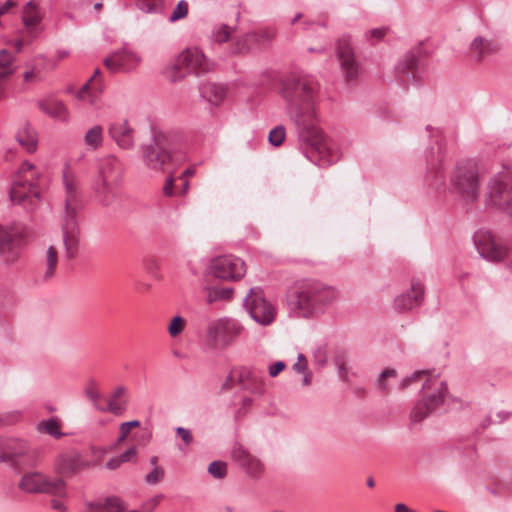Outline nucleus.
Returning a JSON list of instances; mask_svg holds the SVG:
<instances>
[{"instance_id":"nucleus-1","label":"nucleus","mask_w":512,"mask_h":512,"mask_svg":"<svg viewBox=\"0 0 512 512\" xmlns=\"http://www.w3.org/2000/svg\"><path fill=\"white\" fill-rule=\"evenodd\" d=\"M279 93L296 126L306 158L319 166L338 161L341 155L338 143L319 128L318 84L307 76L290 75L281 79Z\"/></svg>"},{"instance_id":"nucleus-2","label":"nucleus","mask_w":512,"mask_h":512,"mask_svg":"<svg viewBox=\"0 0 512 512\" xmlns=\"http://www.w3.org/2000/svg\"><path fill=\"white\" fill-rule=\"evenodd\" d=\"M338 290L316 279L298 281L288 294V306L298 317L311 319L324 315L338 300Z\"/></svg>"},{"instance_id":"nucleus-3","label":"nucleus","mask_w":512,"mask_h":512,"mask_svg":"<svg viewBox=\"0 0 512 512\" xmlns=\"http://www.w3.org/2000/svg\"><path fill=\"white\" fill-rule=\"evenodd\" d=\"M413 384H421V398L411 411L412 422H421L440 407L448 394V387L439 373L431 370H418L404 377L398 384L399 390H405Z\"/></svg>"},{"instance_id":"nucleus-4","label":"nucleus","mask_w":512,"mask_h":512,"mask_svg":"<svg viewBox=\"0 0 512 512\" xmlns=\"http://www.w3.org/2000/svg\"><path fill=\"white\" fill-rule=\"evenodd\" d=\"M63 183L65 187V200L61 214L62 240L66 258L73 259L79 250V217L83 209V202L78 181L68 168L63 171Z\"/></svg>"},{"instance_id":"nucleus-5","label":"nucleus","mask_w":512,"mask_h":512,"mask_svg":"<svg viewBox=\"0 0 512 512\" xmlns=\"http://www.w3.org/2000/svg\"><path fill=\"white\" fill-rule=\"evenodd\" d=\"M123 178V166L121 160L109 154L99 159L98 172L94 181V192L97 200L103 206H110L116 199V187Z\"/></svg>"},{"instance_id":"nucleus-6","label":"nucleus","mask_w":512,"mask_h":512,"mask_svg":"<svg viewBox=\"0 0 512 512\" xmlns=\"http://www.w3.org/2000/svg\"><path fill=\"white\" fill-rule=\"evenodd\" d=\"M452 189L467 203H473L479 198L480 172L476 159L467 158L458 161L450 176Z\"/></svg>"},{"instance_id":"nucleus-7","label":"nucleus","mask_w":512,"mask_h":512,"mask_svg":"<svg viewBox=\"0 0 512 512\" xmlns=\"http://www.w3.org/2000/svg\"><path fill=\"white\" fill-rule=\"evenodd\" d=\"M39 171L29 161H24L19 167L11 183L9 195L15 204H21L26 208H33L40 199V192L36 185Z\"/></svg>"},{"instance_id":"nucleus-8","label":"nucleus","mask_w":512,"mask_h":512,"mask_svg":"<svg viewBox=\"0 0 512 512\" xmlns=\"http://www.w3.org/2000/svg\"><path fill=\"white\" fill-rule=\"evenodd\" d=\"M487 203L512 218V170L505 168L488 182Z\"/></svg>"},{"instance_id":"nucleus-9","label":"nucleus","mask_w":512,"mask_h":512,"mask_svg":"<svg viewBox=\"0 0 512 512\" xmlns=\"http://www.w3.org/2000/svg\"><path fill=\"white\" fill-rule=\"evenodd\" d=\"M211 69L212 63L204 53L197 47H189L177 56L171 69L170 80L181 81L187 74L199 76Z\"/></svg>"},{"instance_id":"nucleus-10","label":"nucleus","mask_w":512,"mask_h":512,"mask_svg":"<svg viewBox=\"0 0 512 512\" xmlns=\"http://www.w3.org/2000/svg\"><path fill=\"white\" fill-rule=\"evenodd\" d=\"M141 160L148 170L161 172L171 161L169 137L164 132H154L148 143L139 148Z\"/></svg>"},{"instance_id":"nucleus-11","label":"nucleus","mask_w":512,"mask_h":512,"mask_svg":"<svg viewBox=\"0 0 512 512\" xmlns=\"http://www.w3.org/2000/svg\"><path fill=\"white\" fill-rule=\"evenodd\" d=\"M473 242L481 258L492 263H504L508 270H512L509 247L498 242L490 231L484 229L476 231Z\"/></svg>"},{"instance_id":"nucleus-12","label":"nucleus","mask_w":512,"mask_h":512,"mask_svg":"<svg viewBox=\"0 0 512 512\" xmlns=\"http://www.w3.org/2000/svg\"><path fill=\"white\" fill-rule=\"evenodd\" d=\"M244 327L236 319L223 317L212 320L206 328L207 339L215 347L227 348L242 334Z\"/></svg>"},{"instance_id":"nucleus-13","label":"nucleus","mask_w":512,"mask_h":512,"mask_svg":"<svg viewBox=\"0 0 512 512\" xmlns=\"http://www.w3.org/2000/svg\"><path fill=\"white\" fill-rule=\"evenodd\" d=\"M19 488L27 493H47L65 497V482L61 478H48L40 472H28L19 482Z\"/></svg>"},{"instance_id":"nucleus-14","label":"nucleus","mask_w":512,"mask_h":512,"mask_svg":"<svg viewBox=\"0 0 512 512\" xmlns=\"http://www.w3.org/2000/svg\"><path fill=\"white\" fill-rule=\"evenodd\" d=\"M425 67L426 57L419 46L403 56L396 66V71L403 82L409 80L415 85H420L425 78Z\"/></svg>"},{"instance_id":"nucleus-15","label":"nucleus","mask_w":512,"mask_h":512,"mask_svg":"<svg viewBox=\"0 0 512 512\" xmlns=\"http://www.w3.org/2000/svg\"><path fill=\"white\" fill-rule=\"evenodd\" d=\"M244 306L251 318L262 326L270 325L276 317V309L260 288H251L244 299Z\"/></svg>"},{"instance_id":"nucleus-16","label":"nucleus","mask_w":512,"mask_h":512,"mask_svg":"<svg viewBox=\"0 0 512 512\" xmlns=\"http://www.w3.org/2000/svg\"><path fill=\"white\" fill-rule=\"evenodd\" d=\"M208 273L222 280L236 281L245 275L246 265L239 257L234 255H221L210 261Z\"/></svg>"},{"instance_id":"nucleus-17","label":"nucleus","mask_w":512,"mask_h":512,"mask_svg":"<svg viewBox=\"0 0 512 512\" xmlns=\"http://www.w3.org/2000/svg\"><path fill=\"white\" fill-rule=\"evenodd\" d=\"M26 245L25 235L16 228L0 226V256L7 264H13L20 258Z\"/></svg>"},{"instance_id":"nucleus-18","label":"nucleus","mask_w":512,"mask_h":512,"mask_svg":"<svg viewBox=\"0 0 512 512\" xmlns=\"http://www.w3.org/2000/svg\"><path fill=\"white\" fill-rule=\"evenodd\" d=\"M427 175L426 180L433 187H440L445 182V174L441 165L444 158V144L436 138L435 146H431L426 152Z\"/></svg>"},{"instance_id":"nucleus-19","label":"nucleus","mask_w":512,"mask_h":512,"mask_svg":"<svg viewBox=\"0 0 512 512\" xmlns=\"http://www.w3.org/2000/svg\"><path fill=\"white\" fill-rule=\"evenodd\" d=\"M110 139L122 150H132L135 147V129L128 119H117L107 126Z\"/></svg>"},{"instance_id":"nucleus-20","label":"nucleus","mask_w":512,"mask_h":512,"mask_svg":"<svg viewBox=\"0 0 512 512\" xmlns=\"http://www.w3.org/2000/svg\"><path fill=\"white\" fill-rule=\"evenodd\" d=\"M501 50L500 44L493 38L477 35L469 44L468 55L476 63L487 62Z\"/></svg>"},{"instance_id":"nucleus-21","label":"nucleus","mask_w":512,"mask_h":512,"mask_svg":"<svg viewBox=\"0 0 512 512\" xmlns=\"http://www.w3.org/2000/svg\"><path fill=\"white\" fill-rule=\"evenodd\" d=\"M424 285L418 279L411 280L408 290L394 299V307L399 312H406L420 306L424 300Z\"/></svg>"},{"instance_id":"nucleus-22","label":"nucleus","mask_w":512,"mask_h":512,"mask_svg":"<svg viewBox=\"0 0 512 512\" xmlns=\"http://www.w3.org/2000/svg\"><path fill=\"white\" fill-rule=\"evenodd\" d=\"M140 61V57L135 52L127 48H122L106 57L104 59V65L112 72L120 70L130 71L134 69Z\"/></svg>"},{"instance_id":"nucleus-23","label":"nucleus","mask_w":512,"mask_h":512,"mask_svg":"<svg viewBox=\"0 0 512 512\" xmlns=\"http://www.w3.org/2000/svg\"><path fill=\"white\" fill-rule=\"evenodd\" d=\"M337 56L343 76L348 80L355 79L359 74V66L355 59L353 48L348 40L343 39L339 41Z\"/></svg>"},{"instance_id":"nucleus-24","label":"nucleus","mask_w":512,"mask_h":512,"mask_svg":"<svg viewBox=\"0 0 512 512\" xmlns=\"http://www.w3.org/2000/svg\"><path fill=\"white\" fill-rule=\"evenodd\" d=\"M231 457L239 466H241L248 475L257 478L263 470L261 461L250 454L242 445L235 444L231 450Z\"/></svg>"},{"instance_id":"nucleus-25","label":"nucleus","mask_w":512,"mask_h":512,"mask_svg":"<svg viewBox=\"0 0 512 512\" xmlns=\"http://www.w3.org/2000/svg\"><path fill=\"white\" fill-rule=\"evenodd\" d=\"M38 108L47 116L60 121L68 122L70 118L69 109L66 104L57 98L46 97L37 102Z\"/></svg>"},{"instance_id":"nucleus-26","label":"nucleus","mask_w":512,"mask_h":512,"mask_svg":"<svg viewBox=\"0 0 512 512\" xmlns=\"http://www.w3.org/2000/svg\"><path fill=\"white\" fill-rule=\"evenodd\" d=\"M42 19L43 15L39 6L33 0L27 2L22 10V22L32 38L40 33L41 29H38V25Z\"/></svg>"},{"instance_id":"nucleus-27","label":"nucleus","mask_w":512,"mask_h":512,"mask_svg":"<svg viewBox=\"0 0 512 512\" xmlns=\"http://www.w3.org/2000/svg\"><path fill=\"white\" fill-rule=\"evenodd\" d=\"M201 98L212 107H218L227 96V87L220 83H205L199 87Z\"/></svg>"},{"instance_id":"nucleus-28","label":"nucleus","mask_w":512,"mask_h":512,"mask_svg":"<svg viewBox=\"0 0 512 512\" xmlns=\"http://www.w3.org/2000/svg\"><path fill=\"white\" fill-rule=\"evenodd\" d=\"M102 92V84L90 85V82H86L76 93V98L80 101H86L92 108L99 110L103 106Z\"/></svg>"},{"instance_id":"nucleus-29","label":"nucleus","mask_w":512,"mask_h":512,"mask_svg":"<svg viewBox=\"0 0 512 512\" xmlns=\"http://www.w3.org/2000/svg\"><path fill=\"white\" fill-rule=\"evenodd\" d=\"M239 381L254 394H262L264 392L262 377L253 369L241 368L239 370Z\"/></svg>"},{"instance_id":"nucleus-30","label":"nucleus","mask_w":512,"mask_h":512,"mask_svg":"<svg viewBox=\"0 0 512 512\" xmlns=\"http://www.w3.org/2000/svg\"><path fill=\"white\" fill-rule=\"evenodd\" d=\"M16 141L28 152L33 153L37 149V133L29 124L25 123L16 133Z\"/></svg>"},{"instance_id":"nucleus-31","label":"nucleus","mask_w":512,"mask_h":512,"mask_svg":"<svg viewBox=\"0 0 512 512\" xmlns=\"http://www.w3.org/2000/svg\"><path fill=\"white\" fill-rule=\"evenodd\" d=\"M6 461H17L22 456H31L30 447L25 440L17 438H6Z\"/></svg>"},{"instance_id":"nucleus-32","label":"nucleus","mask_w":512,"mask_h":512,"mask_svg":"<svg viewBox=\"0 0 512 512\" xmlns=\"http://www.w3.org/2000/svg\"><path fill=\"white\" fill-rule=\"evenodd\" d=\"M126 389L123 386H118L111 393L105 411H108L116 416L122 415L127 409V402L121 400L125 394Z\"/></svg>"},{"instance_id":"nucleus-33","label":"nucleus","mask_w":512,"mask_h":512,"mask_svg":"<svg viewBox=\"0 0 512 512\" xmlns=\"http://www.w3.org/2000/svg\"><path fill=\"white\" fill-rule=\"evenodd\" d=\"M84 145L91 151L98 150L104 142V131L101 125H93L84 134Z\"/></svg>"},{"instance_id":"nucleus-34","label":"nucleus","mask_w":512,"mask_h":512,"mask_svg":"<svg viewBox=\"0 0 512 512\" xmlns=\"http://www.w3.org/2000/svg\"><path fill=\"white\" fill-rule=\"evenodd\" d=\"M37 430L40 433H46L56 439H59L64 435L60 430V424L56 418H49L47 420L40 421L37 425Z\"/></svg>"},{"instance_id":"nucleus-35","label":"nucleus","mask_w":512,"mask_h":512,"mask_svg":"<svg viewBox=\"0 0 512 512\" xmlns=\"http://www.w3.org/2000/svg\"><path fill=\"white\" fill-rule=\"evenodd\" d=\"M233 288L231 287H209L206 291V301L214 303L219 300H228L232 297Z\"/></svg>"},{"instance_id":"nucleus-36","label":"nucleus","mask_w":512,"mask_h":512,"mask_svg":"<svg viewBox=\"0 0 512 512\" xmlns=\"http://www.w3.org/2000/svg\"><path fill=\"white\" fill-rule=\"evenodd\" d=\"M58 263V254L54 246H49L46 251L44 278L50 279L54 276Z\"/></svg>"},{"instance_id":"nucleus-37","label":"nucleus","mask_w":512,"mask_h":512,"mask_svg":"<svg viewBox=\"0 0 512 512\" xmlns=\"http://www.w3.org/2000/svg\"><path fill=\"white\" fill-rule=\"evenodd\" d=\"M107 512H143L139 510H127V504L117 496H110L104 500Z\"/></svg>"},{"instance_id":"nucleus-38","label":"nucleus","mask_w":512,"mask_h":512,"mask_svg":"<svg viewBox=\"0 0 512 512\" xmlns=\"http://www.w3.org/2000/svg\"><path fill=\"white\" fill-rule=\"evenodd\" d=\"M85 396L92 402L95 409L101 412H105V407H102L99 404V399L101 398L100 392L96 388V382L94 380H90L87 386L84 389Z\"/></svg>"},{"instance_id":"nucleus-39","label":"nucleus","mask_w":512,"mask_h":512,"mask_svg":"<svg viewBox=\"0 0 512 512\" xmlns=\"http://www.w3.org/2000/svg\"><path fill=\"white\" fill-rule=\"evenodd\" d=\"M58 469L63 474H73L79 469V458L63 456L58 463Z\"/></svg>"},{"instance_id":"nucleus-40","label":"nucleus","mask_w":512,"mask_h":512,"mask_svg":"<svg viewBox=\"0 0 512 512\" xmlns=\"http://www.w3.org/2000/svg\"><path fill=\"white\" fill-rule=\"evenodd\" d=\"M136 6L145 13L156 14L163 9V0H136Z\"/></svg>"},{"instance_id":"nucleus-41","label":"nucleus","mask_w":512,"mask_h":512,"mask_svg":"<svg viewBox=\"0 0 512 512\" xmlns=\"http://www.w3.org/2000/svg\"><path fill=\"white\" fill-rule=\"evenodd\" d=\"M208 473L217 480H222L227 476V463L220 460L212 461L207 469Z\"/></svg>"},{"instance_id":"nucleus-42","label":"nucleus","mask_w":512,"mask_h":512,"mask_svg":"<svg viewBox=\"0 0 512 512\" xmlns=\"http://www.w3.org/2000/svg\"><path fill=\"white\" fill-rule=\"evenodd\" d=\"M185 325H186V321L182 316H180V315L174 316L168 325L169 335L172 338L179 336L184 331Z\"/></svg>"},{"instance_id":"nucleus-43","label":"nucleus","mask_w":512,"mask_h":512,"mask_svg":"<svg viewBox=\"0 0 512 512\" xmlns=\"http://www.w3.org/2000/svg\"><path fill=\"white\" fill-rule=\"evenodd\" d=\"M285 136V127L283 125H278L269 132L268 141L272 146L278 147L283 143Z\"/></svg>"},{"instance_id":"nucleus-44","label":"nucleus","mask_w":512,"mask_h":512,"mask_svg":"<svg viewBox=\"0 0 512 512\" xmlns=\"http://www.w3.org/2000/svg\"><path fill=\"white\" fill-rule=\"evenodd\" d=\"M231 29L227 25H220L214 28L212 32V40L217 43H224L230 39Z\"/></svg>"},{"instance_id":"nucleus-45","label":"nucleus","mask_w":512,"mask_h":512,"mask_svg":"<svg viewBox=\"0 0 512 512\" xmlns=\"http://www.w3.org/2000/svg\"><path fill=\"white\" fill-rule=\"evenodd\" d=\"M397 376V371L393 368L384 369L379 376L377 386L383 392H388L390 387L387 383L388 378H395Z\"/></svg>"},{"instance_id":"nucleus-46","label":"nucleus","mask_w":512,"mask_h":512,"mask_svg":"<svg viewBox=\"0 0 512 512\" xmlns=\"http://www.w3.org/2000/svg\"><path fill=\"white\" fill-rule=\"evenodd\" d=\"M313 363L317 368H323L327 364V349L320 345L313 350Z\"/></svg>"},{"instance_id":"nucleus-47","label":"nucleus","mask_w":512,"mask_h":512,"mask_svg":"<svg viewBox=\"0 0 512 512\" xmlns=\"http://www.w3.org/2000/svg\"><path fill=\"white\" fill-rule=\"evenodd\" d=\"M188 14V3L185 0H180L174 8L172 14L169 17L170 22L183 19Z\"/></svg>"},{"instance_id":"nucleus-48","label":"nucleus","mask_w":512,"mask_h":512,"mask_svg":"<svg viewBox=\"0 0 512 512\" xmlns=\"http://www.w3.org/2000/svg\"><path fill=\"white\" fill-rule=\"evenodd\" d=\"M164 470L162 467H154L151 472L145 476V482L148 485H155L164 478Z\"/></svg>"},{"instance_id":"nucleus-49","label":"nucleus","mask_w":512,"mask_h":512,"mask_svg":"<svg viewBox=\"0 0 512 512\" xmlns=\"http://www.w3.org/2000/svg\"><path fill=\"white\" fill-rule=\"evenodd\" d=\"M139 426H140V421H138V420H132V421L121 423L120 427H119L120 435H119L118 441L122 442L123 440H125L126 437L129 435L131 429L139 427Z\"/></svg>"},{"instance_id":"nucleus-50","label":"nucleus","mask_w":512,"mask_h":512,"mask_svg":"<svg viewBox=\"0 0 512 512\" xmlns=\"http://www.w3.org/2000/svg\"><path fill=\"white\" fill-rule=\"evenodd\" d=\"M176 435L183 441L185 446H189L193 443L194 437L190 429L184 427H177L175 429Z\"/></svg>"},{"instance_id":"nucleus-51","label":"nucleus","mask_w":512,"mask_h":512,"mask_svg":"<svg viewBox=\"0 0 512 512\" xmlns=\"http://www.w3.org/2000/svg\"><path fill=\"white\" fill-rule=\"evenodd\" d=\"M83 512H107L104 502H92L89 501L85 504V510Z\"/></svg>"},{"instance_id":"nucleus-52","label":"nucleus","mask_w":512,"mask_h":512,"mask_svg":"<svg viewBox=\"0 0 512 512\" xmlns=\"http://www.w3.org/2000/svg\"><path fill=\"white\" fill-rule=\"evenodd\" d=\"M308 363L307 359L303 354H299L297 357V362L293 365V370L297 373H302L307 371Z\"/></svg>"},{"instance_id":"nucleus-53","label":"nucleus","mask_w":512,"mask_h":512,"mask_svg":"<svg viewBox=\"0 0 512 512\" xmlns=\"http://www.w3.org/2000/svg\"><path fill=\"white\" fill-rule=\"evenodd\" d=\"M335 363L338 368L339 378L342 379L343 381H348V369L346 367L345 361L341 360L340 358H336Z\"/></svg>"},{"instance_id":"nucleus-54","label":"nucleus","mask_w":512,"mask_h":512,"mask_svg":"<svg viewBox=\"0 0 512 512\" xmlns=\"http://www.w3.org/2000/svg\"><path fill=\"white\" fill-rule=\"evenodd\" d=\"M286 367V364L283 361H277L273 365L269 366V375L271 377H276L280 372H282Z\"/></svg>"},{"instance_id":"nucleus-55","label":"nucleus","mask_w":512,"mask_h":512,"mask_svg":"<svg viewBox=\"0 0 512 512\" xmlns=\"http://www.w3.org/2000/svg\"><path fill=\"white\" fill-rule=\"evenodd\" d=\"M136 454H137L136 447L132 446L118 456L120 458V461H122V463H125V462L130 461L132 457H135Z\"/></svg>"},{"instance_id":"nucleus-56","label":"nucleus","mask_w":512,"mask_h":512,"mask_svg":"<svg viewBox=\"0 0 512 512\" xmlns=\"http://www.w3.org/2000/svg\"><path fill=\"white\" fill-rule=\"evenodd\" d=\"M385 34H386V28H384V27L375 28V29L369 30L367 32L368 37L374 38L376 40L382 39L385 36Z\"/></svg>"},{"instance_id":"nucleus-57","label":"nucleus","mask_w":512,"mask_h":512,"mask_svg":"<svg viewBox=\"0 0 512 512\" xmlns=\"http://www.w3.org/2000/svg\"><path fill=\"white\" fill-rule=\"evenodd\" d=\"M18 417H19L18 412L9 413L5 417L2 414H0V425L10 424V423L16 421L18 419Z\"/></svg>"},{"instance_id":"nucleus-58","label":"nucleus","mask_w":512,"mask_h":512,"mask_svg":"<svg viewBox=\"0 0 512 512\" xmlns=\"http://www.w3.org/2000/svg\"><path fill=\"white\" fill-rule=\"evenodd\" d=\"M16 4L17 3L14 0H7L5 3L0 5V16H3L6 13H8L10 9L16 6Z\"/></svg>"},{"instance_id":"nucleus-59","label":"nucleus","mask_w":512,"mask_h":512,"mask_svg":"<svg viewBox=\"0 0 512 512\" xmlns=\"http://www.w3.org/2000/svg\"><path fill=\"white\" fill-rule=\"evenodd\" d=\"M173 186H174V179L173 177H168L165 181L163 192L167 196H171L173 194Z\"/></svg>"},{"instance_id":"nucleus-60","label":"nucleus","mask_w":512,"mask_h":512,"mask_svg":"<svg viewBox=\"0 0 512 512\" xmlns=\"http://www.w3.org/2000/svg\"><path fill=\"white\" fill-rule=\"evenodd\" d=\"M121 464H123V463H122V461H120L119 456H116V457L109 459L106 462V468L109 470H115L118 467H120Z\"/></svg>"},{"instance_id":"nucleus-61","label":"nucleus","mask_w":512,"mask_h":512,"mask_svg":"<svg viewBox=\"0 0 512 512\" xmlns=\"http://www.w3.org/2000/svg\"><path fill=\"white\" fill-rule=\"evenodd\" d=\"M51 506L56 511H59V512H65L66 511L65 504L61 500H59V499H53L51 501Z\"/></svg>"},{"instance_id":"nucleus-62","label":"nucleus","mask_w":512,"mask_h":512,"mask_svg":"<svg viewBox=\"0 0 512 512\" xmlns=\"http://www.w3.org/2000/svg\"><path fill=\"white\" fill-rule=\"evenodd\" d=\"M23 78L25 82H32L36 79V72L34 70V67H32L30 70L26 71L23 74Z\"/></svg>"},{"instance_id":"nucleus-63","label":"nucleus","mask_w":512,"mask_h":512,"mask_svg":"<svg viewBox=\"0 0 512 512\" xmlns=\"http://www.w3.org/2000/svg\"><path fill=\"white\" fill-rule=\"evenodd\" d=\"M6 438L0 437V462L6 461Z\"/></svg>"},{"instance_id":"nucleus-64","label":"nucleus","mask_w":512,"mask_h":512,"mask_svg":"<svg viewBox=\"0 0 512 512\" xmlns=\"http://www.w3.org/2000/svg\"><path fill=\"white\" fill-rule=\"evenodd\" d=\"M395 512H415L410 510L405 504L399 503L395 506Z\"/></svg>"}]
</instances>
